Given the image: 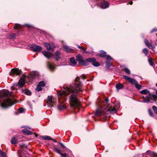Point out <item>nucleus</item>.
<instances>
[{"label":"nucleus","instance_id":"nucleus-51","mask_svg":"<svg viewBox=\"0 0 157 157\" xmlns=\"http://www.w3.org/2000/svg\"><path fill=\"white\" fill-rule=\"evenodd\" d=\"M157 30L156 29H154L153 30H152V31L153 32H154V31H156Z\"/></svg>","mask_w":157,"mask_h":157},{"label":"nucleus","instance_id":"nucleus-57","mask_svg":"<svg viewBox=\"0 0 157 157\" xmlns=\"http://www.w3.org/2000/svg\"><path fill=\"white\" fill-rule=\"evenodd\" d=\"M14 34H13V36H14Z\"/></svg>","mask_w":157,"mask_h":157},{"label":"nucleus","instance_id":"nucleus-14","mask_svg":"<svg viewBox=\"0 0 157 157\" xmlns=\"http://www.w3.org/2000/svg\"><path fill=\"white\" fill-rule=\"evenodd\" d=\"M21 72V71L17 68L12 69L11 71V73L16 75H19Z\"/></svg>","mask_w":157,"mask_h":157},{"label":"nucleus","instance_id":"nucleus-25","mask_svg":"<svg viewBox=\"0 0 157 157\" xmlns=\"http://www.w3.org/2000/svg\"><path fill=\"white\" fill-rule=\"evenodd\" d=\"M64 50L67 52H71L72 49L68 47V46L64 45L63 46Z\"/></svg>","mask_w":157,"mask_h":157},{"label":"nucleus","instance_id":"nucleus-22","mask_svg":"<svg viewBox=\"0 0 157 157\" xmlns=\"http://www.w3.org/2000/svg\"><path fill=\"white\" fill-rule=\"evenodd\" d=\"M70 61L71 63H72L71 65L72 66H74L76 65V62L74 58H71L70 59Z\"/></svg>","mask_w":157,"mask_h":157},{"label":"nucleus","instance_id":"nucleus-11","mask_svg":"<svg viewBox=\"0 0 157 157\" xmlns=\"http://www.w3.org/2000/svg\"><path fill=\"white\" fill-rule=\"evenodd\" d=\"M123 77L126 80L128 81L132 84L134 85L135 83H136V81L134 79L129 78L128 76L125 75H123Z\"/></svg>","mask_w":157,"mask_h":157},{"label":"nucleus","instance_id":"nucleus-47","mask_svg":"<svg viewBox=\"0 0 157 157\" xmlns=\"http://www.w3.org/2000/svg\"><path fill=\"white\" fill-rule=\"evenodd\" d=\"M80 48L82 49V50H83L84 51H85V49L84 48H83L82 47H81V48Z\"/></svg>","mask_w":157,"mask_h":157},{"label":"nucleus","instance_id":"nucleus-53","mask_svg":"<svg viewBox=\"0 0 157 157\" xmlns=\"http://www.w3.org/2000/svg\"><path fill=\"white\" fill-rule=\"evenodd\" d=\"M78 48H81V46H80L79 45H78Z\"/></svg>","mask_w":157,"mask_h":157},{"label":"nucleus","instance_id":"nucleus-38","mask_svg":"<svg viewBox=\"0 0 157 157\" xmlns=\"http://www.w3.org/2000/svg\"><path fill=\"white\" fill-rule=\"evenodd\" d=\"M143 52L146 55H147L148 54V51L147 48H145L143 50Z\"/></svg>","mask_w":157,"mask_h":157},{"label":"nucleus","instance_id":"nucleus-50","mask_svg":"<svg viewBox=\"0 0 157 157\" xmlns=\"http://www.w3.org/2000/svg\"><path fill=\"white\" fill-rule=\"evenodd\" d=\"M129 4H130L131 5H132V1H131L130 2Z\"/></svg>","mask_w":157,"mask_h":157},{"label":"nucleus","instance_id":"nucleus-8","mask_svg":"<svg viewBox=\"0 0 157 157\" xmlns=\"http://www.w3.org/2000/svg\"><path fill=\"white\" fill-rule=\"evenodd\" d=\"M52 148L57 153L60 155L61 157H67L68 156V154L66 153H62L60 150L55 147L53 146Z\"/></svg>","mask_w":157,"mask_h":157},{"label":"nucleus","instance_id":"nucleus-4","mask_svg":"<svg viewBox=\"0 0 157 157\" xmlns=\"http://www.w3.org/2000/svg\"><path fill=\"white\" fill-rule=\"evenodd\" d=\"M44 45L47 50H50L52 51H54L55 50L56 47L53 43H48L47 42H45L44 44Z\"/></svg>","mask_w":157,"mask_h":157},{"label":"nucleus","instance_id":"nucleus-29","mask_svg":"<svg viewBox=\"0 0 157 157\" xmlns=\"http://www.w3.org/2000/svg\"><path fill=\"white\" fill-rule=\"evenodd\" d=\"M60 55V52L59 51H57L56 52L55 54V58L56 59H58L59 58V56Z\"/></svg>","mask_w":157,"mask_h":157},{"label":"nucleus","instance_id":"nucleus-31","mask_svg":"<svg viewBox=\"0 0 157 157\" xmlns=\"http://www.w3.org/2000/svg\"><path fill=\"white\" fill-rule=\"evenodd\" d=\"M157 95H152L151 94V97H150V99L151 98V99L154 100L157 98Z\"/></svg>","mask_w":157,"mask_h":157},{"label":"nucleus","instance_id":"nucleus-15","mask_svg":"<svg viewBox=\"0 0 157 157\" xmlns=\"http://www.w3.org/2000/svg\"><path fill=\"white\" fill-rule=\"evenodd\" d=\"M44 56L48 59H49L52 56V54L46 51H43L42 52Z\"/></svg>","mask_w":157,"mask_h":157},{"label":"nucleus","instance_id":"nucleus-24","mask_svg":"<svg viewBox=\"0 0 157 157\" xmlns=\"http://www.w3.org/2000/svg\"><path fill=\"white\" fill-rule=\"evenodd\" d=\"M58 108L59 110H62L66 108V107L64 104H61L58 106Z\"/></svg>","mask_w":157,"mask_h":157},{"label":"nucleus","instance_id":"nucleus-2","mask_svg":"<svg viewBox=\"0 0 157 157\" xmlns=\"http://www.w3.org/2000/svg\"><path fill=\"white\" fill-rule=\"evenodd\" d=\"M16 103L15 100L10 98L4 99L3 101L1 103V106L2 107L6 108L11 106L13 104Z\"/></svg>","mask_w":157,"mask_h":157},{"label":"nucleus","instance_id":"nucleus-35","mask_svg":"<svg viewBox=\"0 0 157 157\" xmlns=\"http://www.w3.org/2000/svg\"><path fill=\"white\" fill-rule=\"evenodd\" d=\"M14 28L19 29L21 28V26L19 24H16L14 26Z\"/></svg>","mask_w":157,"mask_h":157},{"label":"nucleus","instance_id":"nucleus-23","mask_svg":"<svg viewBox=\"0 0 157 157\" xmlns=\"http://www.w3.org/2000/svg\"><path fill=\"white\" fill-rule=\"evenodd\" d=\"M48 66L49 69L51 70H53L55 69V66L54 65L50 63H48Z\"/></svg>","mask_w":157,"mask_h":157},{"label":"nucleus","instance_id":"nucleus-34","mask_svg":"<svg viewBox=\"0 0 157 157\" xmlns=\"http://www.w3.org/2000/svg\"><path fill=\"white\" fill-rule=\"evenodd\" d=\"M24 93L28 95H30L31 94V91L29 90H26L24 91Z\"/></svg>","mask_w":157,"mask_h":157},{"label":"nucleus","instance_id":"nucleus-21","mask_svg":"<svg viewBox=\"0 0 157 157\" xmlns=\"http://www.w3.org/2000/svg\"><path fill=\"white\" fill-rule=\"evenodd\" d=\"M104 115V113L100 110H97L95 113V115L101 116Z\"/></svg>","mask_w":157,"mask_h":157},{"label":"nucleus","instance_id":"nucleus-6","mask_svg":"<svg viewBox=\"0 0 157 157\" xmlns=\"http://www.w3.org/2000/svg\"><path fill=\"white\" fill-rule=\"evenodd\" d=\"M85 61L91 63L92 65L94 66L98 67L100 65L99 63L96 61V59L95 58H88L86 59Z\"/></svg>","mask_w":157,"mask_h":157},{"label":"nucleus","instance_id":"nucleus-32","mask_svg":"<svg viewBox=\"0 0 157 157\" xmlns=\"http://www.w3.org/2000/svg\"><path fill=\"white\" fill-rule=\"evenodd\" d=\"M134 85H135V87L138 89H140L142 87V86L139 84L137 82L136 83H135V84Z\"/></svg>","mask_w":157,"mask_h":157},{"label":"nucleus","instance_id":"nucleus-41","mask_svg":"<svg viewBox=\"0 0 157 157\" xmlns=\"http://www.w3.org/2000/svg\"><path fill=\"white\" fill-rule=\"evenodd\" d=\"M0 155L2 157H5L4 153L1 150H0Z\"/></svg>","mask_w":157,"mask_h":157},{"label":"nucleus","instance_id":"nucleus-54","mask_svg":"<svg viewBox=\"0 0 157 157\" xmlns=\"http://www.w3.org/2000/svg\"><path fill=\"white\" fill-rule=\"evenodd\" d=\"M156 95H157V90L156 91Z\"/></svg>","mask_w":157,"mask_h":157},{"label":"nucleus","instance_id":"nucleus-16","mask_svg":"<svg viewBox=\"0 0 157 157\" xmlns=\"http://www.w3.org/2000/svg\"><path fill=\"white\" fill-rule=\"evenodd\" d=\"M107 109L108 110V111L111 113H115L116 111V109L112 106H108Z\"/></svg>","mask_w":157,"mask_h":157},{"label":"nucleus","instance_id":"nucleus-19","mask_svg":"<svg viewBox=\"0 0 157 157\" xmlns=\"http://www.w3.org/2000/svg\"><path fill=\"white\" fill-rule=\"evenodd\" d=\"M38 73L36 71H33L31 73V75L30 76L29 78H30L33 79L36 76H37L38 75Z\"/></svg>","mask_w":157,"mask_h":157},{"label":"nucleus","instance_id":"nucleus-43","mask_svg":"<svg viewBox=\"0 0 157 157\" xmlns=\"http://www.w3.org/2000/svg\"><path fill=\"white\" fill-rule=\"evenodd\" d=\"M148 113L150 116H153V113L151 110H148Z\"/></svg>","mask_w":157,"mask_h":157},{"label":"nucleus","instance_id":"nucleus-7","mask_svg":"<svg viewBox=\"0 0 157 157\" xmlns=\"http://www.w3.org/2000/svg\"><path fill=\"white\" fill-rule=\"evenodd\" d=\"M30 48L34 52H39L42 49V48L40 46L36 44L32 45Z\"/></svg>","mask_w":157,"mask_h":157},{"label":"nucleus","instance_id":"nucleus-33","mask_svg":"<svg viewBox=\"0 0 157 157\" xmlns=\"http://www.w3.org/2000/svg\"><path fill=\"white\" fill-rule=\"evenodd\" d=\"M38 85L44 87L45 85V83L44 81H42L39 83Z\"/></svg>","mask_w":157,"mask_h":157},{"label":"nucleus","instance_id":"nucleus-39","mask_svg":"<svg viewBox=\"0 0 157 157\" xmlns=\"http://www.w3.org/2000/svg\"><path fill=\"white\" fill-rule=\"evenodd\" d=\"M152 108L155 113L157 115V107L155 106H153Z\"/></svg>","mask_w":157,"mask_h":157},{"label":"nucleus","instance_id":"nucleus-46","mask_svg":"<svg viewBox=\"0 0 157 157\" xmlns=\"http://www.w3.org/2000/svg\"><path fill=\"white\" fill-rule=\"evenodd\" d=\"M50 140H52L54 142H56L57 141H56V140L53 139H52L51 138V139H50Z\"/></svg>","mask_w":157,"mask_h":157},{"label":"nucleus","instance_id":"nucleus-56","mask_svg":"<svg viewBox=\"0 0 157 157\" xmlns=\"http://www.w3.org/2000/svg\"><path fill=\"white\" fill-rule=\"evenodd\" d=\"M21 146H22V147H24V145H21Z\"/></svg>","mask_w":157,"mask_h":157},{"label":"nucleus","instance_id":"nucleus-1","mask_svg":"<svg viewBox=\"0 0 157 157\" xmlns=\"http://www.w3.org/2000/svg\"><path fill=\"white\" fill-rule=\"evenodd\" d=\"M80 84L78 85L76 88L71 87L70 88L68 87H64V90L60 93L61 95L66 96L68 94H71L70 96L69 101L71 105L74 107L79 106L80 103L77 97V94L82 90L79 88Z\"/></svg>","mask_w":157,"mask_h":157},{"label":"nucleus","instance_id":"nucleus-5","mask_svg":"<svg viewBox=\"0 0 157 157\" xmlns=\"http://www.w3.org/2000/svg\"><path fill=\"white\" fill-rule=\"evenodd\" d=\"M11 94L10 92L8 90H4L0 92V102L2 101L3 98L8 97Z\"/></svg>","mask_w":157,"mask_h":157},{"label":"nucleus","instance_id":"nucleus-27","mask_svg":"<svg viewBox=\"0 0 157 157\" xmlns=\"http://www.w3.org/2000/svg\"><path fill=\"white\" fill-rule=\"evenodd\" d=\"M41 138L44 140H50L51 139V137L49 136H42Z\"/></svg>","mask_w":157,"mask_h":157},{"label":"nucleus","instance_id":"nucleus-20","mask_svg":"<svg viewBox=\"0 0 157 157\" xmlns=\"http://www.w3.org/2000/svg\"><path fill=\"white\" fill-rule=\"evenodd\" d=\"M109 4L107 2L104 1L101 4V7L105 9L108 7Z\"/></svg>","mask_w":157,"mask_h":157},{"label":"nucleus","instance_id":"nucleus-42","mask_svg":"<svg viewBox=\"0 0 157 157\" xmlns=\"http://www.w3.org/2000/svg\"><path fill=\"white\" fill-rule=\"evenodd\" d=\"M59 144L60 145V147L61 148H64L66 147L65 146H64L62 143H59Z\"/></svg>","mask_w":157,"mask_h":157},{"label":"nucleus","instance_id":"nucleus-36","mask_svg":"<svg viewBox=\"0 0 157 157\" xmlns=\"http://www.w3.org/2000/svg\"><path fill=\"white\" fill-rule=\"evenodd\" d=\"M148 62H149V64H150V65H151V66L153 65L154 63L153 61V60H152V59L149 58L148 59Z\"/></svg>","mask_w":157,"mask_h":157},{"label":"nucleus","instance_id":"nucleus-52","mask_svg":"<svg viewBox=\"0 0 157 157\" xmlns=\"http://www.w3.org/2000/svg\"><path fill=\"white\" fill-rule=\"evenodd\" d=\"M105 101L106 102H107L108 101V99H106Z\"/></svg>","mask_w":157,"mask_h":157},{"label":"nucleus","instance_id":"nucleus-3","mask_svg":"<svg viewBox=\"0 0 157 157\" xmlns=\"http://www.w3.org/2000/svg\"><path fill=\"white\" fill-rule=\"evenodd\" d=\"M140 93L141 94H148V96L144 98L143 102L146 103L149 102L150 101V97H151V94L149 92V91L147 89H144L141 91Z\"/></svg>","mask_w":157,"mask_h":157},{"label":"nucleus","instance_id":"nucleus-26","mask_svg":"<svg viewBox=\"0 0 157 157\" xmlns=\"http://www.w3.org/2000/svg\"><path fill=\"white\" fill-rule=\"evenodd\" d=\"M22 131L24 133L29 135H31L32 133L30 131L27 129H24Z\"/></svg>","mask_w":157,"mask_h":157},{"label":"nucleus","instance_id":"nucleus-40","mask_svg":"<svg viewBox=\"0 0 157 157\" xmlns=\"http://www.w3.org/2000/svg\"><path fill=\"white\" fill-rule=\"evenodd\" d=\"M24 110L25 109L24 108H21L18 109V111L19 113H23Z\"/></svg>","mask_w":157,"mask_h":157},{"label":"nucleus","instance_id":"nucleus-37","mask_svg":"<svg viewBox=\"0 0 157 157\" xmlns=\"http://www.w3.org/2000/svg\"><path fill=\"white\" fill-rule=\"evenodd\" d=\"M36 90L38 91H40L42 90V88L41 86L40 85H38L37 86L36 88Z\"/></svg>","mask_w":157,"mask_h":157},{"label":"nucleus","instance_id":"nucleus-17","mask_svg":"<svg viewBox=\"0 0 157 157\" xmlns=\"http://www.w3.org/2000/svg\"><path fill=\"white\" fill-rule=\"evenodd\" d=\"M144 42L146 46L149 48L150 49H152L154 48V47L149 43L148 41L146 39L145 40Z\"/></svg>","mask_w":157,"mask_h":157},{"label":"nucleus","instance_id":"nucleus-30","mask_svg":"<svg viewBox=\"0 0 157 157\" xmlns=\"http://www.w3.org/2000/svg\"><path fill=\"white\" fill-rule=\"evenodd\" d=\"M124 71L125 72L128 74L129 75L130 73V70L127 68H125L123 69Z\"/></svg>","mask_w":157,"mask_h":157},{"label":"nucleus","instance_id":"nucleus-9","mask_svg":"<svg viewBox=\"0 0 157 157\" xmlns=\"http://www.w3.org/2000/svg\"><path fill=\"white\" fill-rule=\"evenodd\" d=\"M106 52L104 51H101L100 53L98 55L100 57H104L107 60H110L112 59L109 56L106 55Z\"/></svg>","mask_w":157,"mask_h":157},{"label":"nucleus","instance_id":"nucleus-48","mask_svg":"<svg viewBox=\"0 0 157 157\" xmlns=\"http://www.w3.org/2000/svg\"><path fill=\"white\" fill-rule=\"evenodd\" d=\"M106 64H107V66H110L111 65V64H110V63L108 64V63H106Z\"/></svg>","mask_w":157,"mask_h":157},{"label":"nucleus","instance_id":"nucleus-58","mask_svg":"<svg viewBox=\"0 0 157 157\" xmlns=\"http://www.w3.org/2000/svg\"><path fill=\"white\" fill-rule=\"evenodd\" d=\"M156 86L157 87V83H156Z\"/></svg>","mask_w":157,"mask_h":157},{"label":"nucleus","instance_id":"nucleus-13","mask_svg":"<svg viewBox=\"0 0 157 157\" xmlns=\"http://www.w3.org/2000/svg\"><path fill=\"white\" fill-rule=\"evenodd\" d=\"M53 103L54 101L53 100L52 97L51 96H48L47 103V105L49 107H52L53 106Z\"/></svg>","mask_w":157,"mask_h":157},{"label":"nucleus","instance_id":"nucleus-12","mask_svg":"<svg viewBox=\"0 0 157 157\" xmlns=\"http://www.w3.org/2000/svg\"><path fill=\"white\" fill-rule=\"evenodd\" d=\"M25 80L23 78H21L17 83L14 84V86H17L18 88H21L25 84Z\"/></svg>","mask_w":157,"mask_h":157},{"label":"nucleus","instance_id":"nucleus-10","mask_svg":"<svg viewBox=\"0 0 157 157\" xmlns=\"http://www.w3.org/2000/svg\"><path fill=\"white\" fill-rule=\"evenodd\" d=\"M76 60L77 61H79L80 64L83 66H85L87 65L85 61L82 60V56L79 54L77 56Z\"/></svg>","mask_w":157,"mask_h":157},{"label":"nucleus","instance_id":"nucleus-55","mask_svg":"<svg viewBox=\"0 0 157 157\" xmlns=\"http://www.w3.org/2000/svg\"><path fill=\"white\" fill-rule=\"evenodd\" d=\"M36 137H37V135H36Z\"/></svg>","mask_w":157,"mask_h":157},{"label":"nucleus","instance_id":"nucleus-44","mask_svg":"<svg viewBox=\"0 0 157 157\" xmlns=\"http://www.w3.org/2000/svg\"><path fill=\"white\" fill-rule=\"evenodd\" d=\"M79 78L78 77H77L75 79V81L76 82H77V81H78V80H79Z\"/></svg>","mask_w":157,"mask_h":157},{"label":"nucleus","instance_id":"nucleus-45","mask_svg":"<svg viewBox=\"0 0 157 157\" xmlns=\"http://www.w3.org/2000/svg\"><path fill=\"white\" fill-rule=\"evenodd\" d=\"M81 78L83 79H85L86 78V77L85 76H82L81 77Z\"/></svg>","mask_w":157,"mask_h":157},{"label":"nucleus","instance_id":"nucleus-18","mask_svg":"<svg viewBox=\"0 0 157 157\" xmlns=\"http://www.w3.org/2000/svg\"><path fill=\"white\" fill-rule=\"evenodd\" d=\"M123 87L124 86L121 84L118 83L116 85V88L118 91H119V90L123 89Z\"/></svg>","mask_w":157,"mask_h":157},{"label":"nucleus","instance_id":"nucleus-28","mask_svg":"<svg viewBox=\"0 0 157 157\" xmlns=\"http://www.w3.org/2000/svg\"><path fill=\"white\" fill-rule=\"evenodd\" d=\"M17 140L16 138L13 137L12 138L11 140V143L13 144H16L17 142Z\"/></svg>","mask_w":157,"mask_h":157},{"label":"nucleus","instance_id":"nucleus-49","mask_svg":"<svg viewBox=\"0 0 157 157\" xmlns=\"http://www.w3.org/2000/svg\"><path fill=\"white\" fill-rule=\"evenodd\" d=\"M154 156H155V157H157V154L156 153H154Z\"/></svg>","mask_w":157,"mask_h":157}]
</instances>
